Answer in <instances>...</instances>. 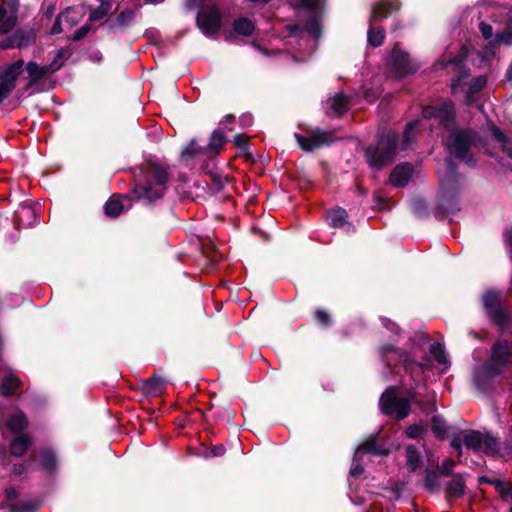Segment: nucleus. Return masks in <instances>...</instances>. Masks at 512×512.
<instances>
[{
    "label": "nucleus",
    "mask_w": 512,
    "mask_h": 512,
    "mask_svg": "<svg viewBox=\"0 0 512 512\" xmlns=\"http://www.w3.org/2000/svg\"><path fill=\"white\" fill-rule=\"evenodd\" d=\"M445 165L447 171L440 180L437 206L433 211L434 217L439 221L461 210L459 195L463 176L458 172V164L452 158H446Z\"/></svg>",
    "instance_id": "nucleus-2"
},
{
    "label": "nucleus",
    "mask_w": 512,
    "mask_h": 512,
    "mask_svg": "<svg viewBox=\"0 0 512 512\" xmlns=\"http://www.w3.org/2000/svg\"><path fill=\"white\" fill-rule=\"evenodd\" d=\"M456 115L455 103L450 99L424 105L421 110L423 119H435L438 126L448 132L457 127Z\"/></svg>",
    "instance_id": "nucleus-6"
},
{
    "label": "nucleus",
    "mask_w": 512,
    "mask_h": 512,
    "mask_svg": "<svg viewBox=\"0 0 512 512\" xmlns=\"http://www.w3.org/2000/svg\"><path fill=\"white\" fill-rule=\"evenodd\" d=\"M38 463L47 474H54L57 471V455L52 448H43L38 454Z\"/></svg>",
    "instance_id": "nucleus-22"
},
{
    "label": "nucleus",
    "mask_w": 512,
    "mask_h": 512,
    "mask_svg": "<svg viewBox=\"0 0 512 512\" xmlns=\"http://www.w3.org/2000/svg\"><path fill=\"white\" fill-rule=\"evenodd\" d=\"M479 30L484 39H486V40L493 39L492 38L493 37V27L490 24L485 23V22H480Z\"/></svg>",
    "instance_id": "nucleus-58"
},
{
    "label": "nucleus",
    "mask_w": 512,
    "mask_h": 512,
    "mask_svg": "<svg viewBox=\"0 0 512 512\" xmlns=\"http://www.w3.org/2000/svg\"><path fill=\"white\" fill-rule=\"evenodd\" d=\"M430 424L431 430L438 440H444L447 437L449 427L442 415H434L431 418Z\"/></svg>",
    "instance_id": "nucleus-31"
},
{
    "label": "nucleus",
    "mask_w": 512,
    "mask_h": 512,
    "mask_svg": "<svg viewBox=\"0 0 512 512\" xmlns=\"http://www.w3.org/2000/svg\"><path fill=\"white\" fill-rule=\"evenodd\" d=\"M380 320H381L382 325L389 331H391L393 333H398L400 331L399 326L391 319H389L387 317H381Z\"/></svg>",
    "instance_id": "nucleus-59"
},
{
    "label": "nucleus",
    "mask_w": 512,
    "mask_h": 512,
    "mask_svg": "<svg viewBox=\"0 0 512 512\" xmlns=\"http://www.w3.org/2000/svg\"><path fill=\"white\" fill-rule=\"evenodd\" d=\"M100 5L96 8H90L89 18L90 22H95L105 18L111 11L112 1L111 0H99Z\"/></svg>",
    "instance_id": "nucleus-35"
},
{
    "label": "nucleus",
    "mask_w": 512,
    "mask_h": 512,
    "mask_svg": "<svg viewBox=\"0 0 512 512\" xmlns=\"http://www.w3.org/2000/svg\"><path fill=\"white\" fill-rule=\"evenodd\" d=\"M413 209L419 216H426L428 214V204L424 199H416L413 202Z\"/></svg>",
    "instance_id": "nucleus-56"
},
{
    "label": "nucleus",
    "mask_w": 512,
    "mask_h": 512,
    "mask_svg": "<svg viewBox=\"0 0 512 512\" xmlns=\"http://www.w3.org/2000/svg\"><path fill=\"white\" fill-rule=\"evenodd\" d=\"M426 398V400L421 399L417 406H419L422 412L425 413L426 415L436 412V393L434 391L428 392Z\"/></svg>",
    "instance_id": "nucleus-43"
},
{
    "label": "nucleus",
    "mask_w": 512,
    "mask_h": 512,
    "mask_svg": "<svg viewBox=\"0 0 512 512\" xmlns=\"http://www.w3.org/2000/svg\"><path fill=\"white\" fill-rule=\"evenodd\" d=\"M468 48L466 45H462L456 55L453 57H450L449 59L445 60L443 62V65L445 67L453 66L454 70H459L461 68H468L466 65H464V62L468 58Z\"/></svg>",
    "instance_id": "nucleus-34"
},
{
    "label": "nucleus",
    "mask_w": 512,
    "mask_h": 512,
    "mask_svg": "<svg viewBox=\"0 0 512 512\" xmlns=\"http://www.w3.org/2000/svg\"><path fill=\"white\" fill-rule=\"evenodd\" d=\"M481 300L489 321L505 331L512 324V310L508 308L501 293L498 290H487Z\"/></svg>",
    "instance_id": "nucleus-5"
},
{
    "label": "nucleus",
    "mask_w": 512,
    "mask_h": 512,
    "mask_svg": "<svg viewBox=\"0 0 512 512\" xmlns=\"http://www.w3.org/2000/svg\"><path fill=\"white\" fill-rule=\"evenodd\" d=\"M294 137L299 147L305 152H312L313 150L329 145L334 141L333 133L320 129H316L309 137L299 133H295Z\"/></svg>",
    "instance_id": "nucleus-10"
},
{
    "label": "nucleus",
    "mask_w": 512,
    "mask_h": 512,
    "mask_svg": "<svg viewBox=\"0 0 512 512\" xmlns=\"http://www.w3.org/2000/svg\"><path fill=\"white\" fill-rule=\"evenodd\" d=\"M304 30L315 38H319L322 33V26L315 17H310L305 23Z\"/></svg>",
    "instance_id": "nucleus-49"
},
{
    "label": "nucleus",
    "mask_w": 512,
    "mask_h": 512,
    "mask_svg": "<svg viewBox=\"0 0 512 512\" xmlns=\"http://www.w3.org/2000/svg\"><path fill=\"white\" fill-rule=\"evenodd\" d=\"M327 221L329 226L333 228H343L348 226V228H353L352 224L348 221V213L342 207H337L327 212Z\"/></svg>",
    "instance_id": "nucleus-25"
},
{
    "label": "nucleus",
    "mask_w": 512,
    "mask_h": 512,
    "mask_svg": "<svg viewBox=\"0 0 512 512\" xmlns=\"http://www.w3.org/2000/svg\"><path fill=\"white\" fill-rule=\"evenodd\" d=\"M136 13L131 8H125L121 13L113 20H106L104 24L108 27V32H116L118 30H124L128 28L134 21Z\"/></svg>",
    "instance_id": "nucleus-18"
},
{
    "label": "nucleus",
    "mask_w": 512,
    "mask_h": 512,
    "mask_svg": "<svg viewBox=\"0 0 512 512\" xmlns=\"http://www.w3.org/2000/svg\"><path fill=\"white\" fill-rule=\"evenodd\" d=\"M418 392L414 389V388H410L408 391H407V396L404 397L405 399H408V401H410V406L412 404H418L419 401L421 400L419 397H418Z\"/></svg>",
    "instance_id": "nucleus-63"
},
{
    "label": "nucleus",
    "mask_w": 512,
    "mask_h": 512,
    "mask_svg": "<svg viewBox=\"0 0 512 512\" xmlns=\"http://www.w3.org/2000/svg\"><path fill=\"white\" fill-rule=\"evenodd\" d=\"M494 488L502 501L508 502L512 500V483L510 481L498 479Z\"/></svg>",
    "instance_id": "nucleus-42"
},
{
    "label": "nucleus",
    "mask_w": 512,
    "mask_h": 512,
    "mask_svg": "<svg viewBox=\"0 0 512 512\" xmlns=\"http://www.w3.org/2000/svg\"><path fill=\"white\" fill-rule=\"evenodd\" d=\"M456 71L458 74L456 77H454L451 80V85H450L452 94L458 93L459 88H461L462 86H464L466 84V82H465L466 79H468L471 75L470 68H461Z\"/></svg>",
    "instance_id": "nucleus-40"
},
{
    "label": "nucleus",
    "mask_w": 512,
    "mask_h": 512,
    "mask_svg": "<svg viewBox=\"0 0 512 512\" xmlns=\"http://www.w3.org/2000/svg\"><path fill=\"white\" fill-rule=\"evenodd\" d=\"M399 138L395 132H381L376 135V142L364 150V157L373 170L380 171L395 159Z\"/></svg>",
    "instance_id": "nucleus-3"
},
{
    "label": "nucleus",
    "mask_w": 512,
    "mask_h": 512,
    "mask_svg": "<svg viewBox=\"0 0 512 512\" xmlns=\"http://www.w3.org/2000/svg\"><path fill=\"white\" fill-rule=\"evenodd\" d=\"M414 173L413 165L409 162H403L396 165L390 175L389 182L396 188L405 187L411 180Z\"/></svg>",
    "instance_id": "nucleus-12"
},
{
    "label": "nucleus",
    "mask_w": 512,
    "mask_h": 512,
    "mask_svg": "<svg viewBox=\"0 0 512 512\" xmlns=\"http://www.w3.org/2000/svg\"><path fill=\"white\" fill-rule=\"evenodd\" d=\"M512 45V31L508 30V28L504 27L501 31L496 32L493 39L489 41L486 46V52L492 55L495 54V50L500 46V44Z\"/></svg>",
    "instance_id": "nucleus-26"
},
{
    "label": "nucleus",
    "mask_w": 512,
    "mask_h": 512,
    "mask_svg": "<svg viewBox=\"0 0 512 512\" xmlns=\"http://www.w3.org/2000/svg\"><path fill=\"white\" fill-rule=\"evenodd\" d=\"M314 320L319 326L323 328H328L333 324L331 315L326 310L321 308H317L314 311Z\"/></svg>",
    "instance_id": "nucleus-46"
},
{
    "label": "nucleus",
    "mask_w": 512,
    "mask_h": 512,
    "mask_svg": "<svg viewBox=\"0 0 512 512\" xmlns=\"http://www.w3.org/2000/svg\"><path fill=\"white\" fill-rule=\"evenodd\" d=\"M24 45L25 39L22 35V32L17 31L13 35L8 36L6 39H4L1 42L0 47L3 49H9L15 47L21 48Z\"/></svg>",
    "instance_id": "nucleus-44"
},
{
    "label": "nucleus",
    "mask_w": 512,
    "mask_h": 512,
    "mask_svg": "<svg viewBox=\"0 0 512 512\" xmlns=\"http://www.w3.org/2000/svg\"><path fill=\"white\" fill-rule=\"evenodd\" d=\"M456 462L451 458H446L442 461L441 465H437V469L443 477H453L459 475L454 471Z\"/></svg>",
    "instance_id": "nucleus-47"
},
{
    "label": "nucleus",
    "mask_w": 512,
    "mask_h": 512,
    "mask_svg": "<svg viewBox=\"0 0 512 512\" xmlns=\"http://www.w3.org/2000/svg\"><path fill=\"white\" fill-rule=\"evenodd\" d=\"M428 430L427 425L421 424H411L407 427L405 434L410 439H419L422 435H424Z\"/></svg>",
    "instance_id": "nucleus-48"
},
{
    "label": "nucleus",
    "mask_w": 512,
    "mask_h": 512,
    "mask_svg": "<svg viewBox=\"0 0 512 512\" xmlns=\"http://www.w3.org/2000/svg\"><path fill=\"white\" fill-rule=\"evenodd\" d=\"M488 78L485 75H480L477 77H474L468 87V90H470V94H478L481 92L485 86L487 85Z\"/></svg>",
    "instance_id": "nucleus-50"
},
{
    "label": "nucleus",
    "mask_w": 512,
    "mask_h": 512,
    "mask_svg": "<svg viewBox=\"0 0 512 512\" xmlns=\"http://www.w3.org/2000/svg\"><path fill=\"white\" fill-rule=\"evenodd\" d=\"M250 138L243 133H238L233 138L234 145L240 149V151L247 150L250 148Z\"/></svg>",
    "instance_id": "nucleus-53"
},
{
    "label": "nucleus",
    "mask_w": 512,
    "mask_h": 512,
    "mask_svg": "<svg viewBox=\"0 0 512 512\" xmlns=\"http://www.w3.org/2000/svg\"><path fill=\"white\" fill-rule=\"evenodd\" d=\"M442 474L438 471V469H432L427 467L424 470V478H423V488L429 494H437L440 492L442 485L439 482V479L442 478Z\"/></svg>",
    "instance_id": "nucleus-20"
},
{
    "label": "nucleus",
    "mask_w": 512,
    "mask_h": 512,
    "mask_svg": "<svg viewBox=\"0 0 512 512\" xmlns=\"http://www.w3.org/2000/svg\"><path fill=\"white\" fill-rule=\"evenodd\" d=\"M41 504L37 501H25L10 505V512H38Z\"/></svg>",
    "instance_id": "nucleus-45"
},
{
    "label": "nucleus",
    "mask_w": 512,
    "mask_h": 512,
    "mask_svg": "<svg viewBox=\"0 0 512 512\" xmlns=\"http://www.w3.org/2000/svg\"><path fill=\"white\" fill-rule=\"evenodd\" d=\"M24 61L19 59L14 63L8 65L1 73H0V84H5L9 87V92H13L16 87V81L19 75L23 71Z\"/></svg>",
    "instance_id": "nucleus-16"
},
{
    "label": "nucleus",
    "mask_w": 512,
    "mask_h": 512,
    "mask_svg": "<svg viewBox=\"0 0 512 512\" xmlns=\"http://www.w3.org/2000/svg\"><path fill=\"white\" fill-rule=\"evenodd\" d=\"M210 450V455L212 458L223 456L226 452V448L223 444L213 445L211 446Z\"/></svg>",
    "instance_id": "nucleus-62"
},
{
    "label": "nucleus",
    "mask_w": 512,
    "mask_h": 512,
    "mask_svg": "<svg viewBox=\"0 0 512 512\" xmlns=\"http://www.w3.org/2000/svg\"><path fill=\"white\" fill-rule=\"evenodd\" d=\"M486 377L487 376L485 375V373L482 372V370H479L475 373L474 382L478 390L484 391L487 388L491 379Z\"/></svg>",
    "instance_id": "nucleus-54"
},
{
    "label": "nucleus",
    "mask_w": 512,
    "mask_h": 512,
    "mask_svg": "<svg viewBox=\"0 0 512 512\" xmlns=\"http://www.w3.org/2000/svg\"><path fill=\"white\" fill-rule=\"evenodd\" d=\"M350 97L343 92L337 93L330 99V109L337 117H342L350 107Z\"/></svg>",
    "instance_id": "nucleus-28"
},
{
    "label": "nucleus",
    "mask_w": 512,
    "mask_h": 512,
    "mask_svg": "<svg viewBox=\"0 0 512 512\" xmlns=\"http://www.w3.org/2000/svg\"><path fill=\"white\" fill-rule=\"evenodd\" d=\"M170 179V166L155 160H146L134 174V185L130 193L134 201L152 206L163 198Z\"/></svg>",
    "instance_id": "nucleus-1"
},
{
    "label": "nucleus",
    "mask_w": 512,
    "mask_h": 512,
    "mask_svg": "<svg viewBox=\"0 0 512 512\" xmlns=\"http://www.w3.org/2000/svg\"><path fill=\"white\" fill-rule=\"evenodd\" d=\"M429 351L438 363H440V364L447 363L445 349L440 343H433L430 346Z\"/></svg>",
    "instance_id": "nucleus-52"
},
{
    "label": "nucleus",
    "mask_w": 512,
    "mask_h": 512,
    "mask_svg": "<svg viewBox=\"0 0 512 512\" xmlns=\"http://www.w3.org/2000/svg\"><path fill=\"white\" fill-rule=\"evenodd\" d=\"M451 447L457 451L458 456L460 457L462 455V441L459 435H455L451 442Z\"/></svg>",
    "instance_id": "nucleus-64"
},
{
    "label": "nucleus",
    "mask_w": 512,
    "mask_h": 512,
    "mask_svg": "<svg viewBox=\"0 0 512 512\" xmlns=\"http://www.w3.org/2000/svg\"><path fill=\"white\" fill-rule=\"evenodd\" d=\"M60 60L61 59L57 58V55H55V57L53 58V60L51 61L50 64L44 65L45 67L48 68L49 74H52V73L60 70L63 67L64 63L60 62Z\"/></svg>",
    "instance_id": "nucleus-60"
},
{
    "label": "nucleus",
    "mask_w": 512,
    "mask_h": 512,
    "mask_svg": "<svg viewBox=\"0 0 512 512\" xmlns=\"http://www.w3.org/2000/svg\"><path fill=\"white\" fill-rule=\"evenodd\" d=\"M401 7L399 0H381L373 7L372 14L369 18V24L388 18L392 12L398 11Z\"/></svg>",
    "instance_id": "nucleus-15"
},
{
    "label": "nucleus",
    "mask_w": 512,
    "mask_h": 512,
    "mask_svg": "<svg viewBox=\"0 0 512 512\" xmlns=\"http://www.w3.org/2000/svg\"><path fill=\"white\" fill-rule=\"evenodd\" d=\"M418 124V121H410L407 123L402 136L401 147L403 150L410 148L411 144L415 141V132Z\"/></svg>",
    "instance_id": "nucleus-38"
},
{
    "label": "nucleus",
    "mask_w": 512,
    "mask_h": 512,
    "mask_svg": "<svg viewBox=\"0 0 512 512\" xmlns=\"http://www.w3.org/2000/svg\"><path fill=\"white\" fill-rule=\"evenodd\" d=\"M198 154L207 155L205 147L198 145L195 139H191L187 146L181 151V159L187 161Z\"/></svg>",
    "instance_id": "nucleus-37"
},
{
    "label": "nucleus",
    "mask_w": 512,
    "mask_h": 512,
    "mask_svg": "<svg viewBox=\"0 0 512 512\" xmlns=\"http://www.w3.org/2000/svg\"><path fill=\"white\" fill-rule=\"evenodd\" d=\"M232 29L238 35L250 37L254 34L256 27L249 18L239 17L233 21Z\"/></svg>",
    "instance_id": "nucleus-29"
},
{
    "label": "nucleus",
    "mask_w": 512,
    "mask_h": 512,
    "mask_svg": "<svg viewBox=\"0 0 512 512\" xmlns=\"http://www.w3.org/2000/svg\"><path fill=\"white\" fill-rule=\"evenodd\" d=\"M484 433L478 430L468 431L463 438V443L467 449L479 451L482 449Z\"/></svg>",
    "instance_id": "nucleus-33"
},
{
    "label": "nucleus",
    "mask_w": 512,
    "mask_h": 512,
    "mask_svg": "<svg viewBox=\"0 0 512 512\" xmlns=\"http://www.w3.org/2000/svg\"><path fill=\"white\" fill-rule=\"evenodd\" d=\"M476 133L469 128L453 129L446 137V149L451 156L470 168L477 166L472 147L475 145Z\"/></svg>",
    "instance_id": "nucleus-4"
},
{
    "label": "nucleus",
    "mask_w": 512,
    "mask_h": 512,
    "mask_svg": "<svg viewBox=\"0 0 512 512\" xmlns=\"http://www.w3.org/2000/svg\"><path fill=\"white\" fill-rule=\"evenodd\" d=\"M357 452L387 456L389 449L383 448L374 438L368 439L357 447Z\"/></svg>",
    "instance_id": "nucleus-32"
},
{
    "label": "nucleus",
    "mask_w": 512,
    "mask_h": 512,
    "mask_svg": "<svg viewBox=\"0 0 512 512\" xmlns=\"http://www.w3.org/2000/svg\"><path fill=\"white\" fill-rule=\"evenodd\" d=\"M28 425V419L21 410L11 414L7 419V427L15 435L25 434L24 431L28 428Z\"/></svg>",
    "instance_id": "nucleus-24"
},
{
    "label": "nucleus",
    "mask_w": 512,
    "mask_h": 512,
    "mask_svg": "<svg viewBox=\"0 0 512 512\" xmlns=\"http://www.w3.org/2000/svg\"><path fill=\"white\" fill-rule=\"evenodd\" d=\"M500 442L490 432H485L483 436V452L488 456H495L500 451Z\"/></svg>",
    "instance_id": "nucleus-36"
},
{
    "label": "nucleus",
    "mask_w": 512,
    "mask_h": 512,
    "mask_svg": "<svg viewBox=\"0 0 512 512\" xmlns=\"http://www.w3.org/2000/svg\"><path fill=\"white\" fill-rule=\"evenodd\" d=\"M391 68L394 77L402 79L416 73L419 66L412 62L407 52L394 47L391 53Z\"/></svg>",
    "instance_id": "nucleus-9"
},
{
    "label": "nucleus",
    "mask_w": 512,
    "mask_h": 512,
    "mask_svg": "<svg viewBox=\"0 0 512 512\" xmlns=\"http://www.w3.org/2000/svg\"><path fill=\"white\" fill-rule=\"evenodd\" d=\"M34 439L30 434L15 435L9 442V452L12 456L20 458L33 446Z\"/></svg>",
    "instance_id": "nucleus-17"
},
{
    "label": "nucleus",
    "mask_w": 512,
    "mask_h": 512,
    "mask_svg": "<svg viewBox=\"0 0 512 512\" xmlns=\"http://www.w3.org/2000/svg\"><path fill=\"white\" fill-rule=\"evenodd\" d=\"M501 368L498 364L494 363L492 360H488L486 361L482 368L480 370H482L483 373H485V375L487 376L486 378H490L491 380L498 376L500 373H501Z\"/></svg>",
    "instance_id": "nucleus-51"
},
{
    "label": "nucleus",
    "mask_w": 512,
    "mask_h": 512,
    "mask_svg": "<svg viewBox=\"0 0 512 512\" xmlns=\"http://www.w3.org/2000/svg\"><path fill=\"white\" fill-rule=\"evenodd\" d=\"M379 408L383 415L396 421L407 418L411 413L410 401L397 396L396 387H388L380 396Z\"/></svg>",
    "instance_id": "nucleus-7"
},
{
    "label": "nucleus",
    "mask_w": 512,
    "mask_h": 512,
    "mask_svg": "<svg viewBox=\"0 0 512 512\" xmlns=\"http://www.w3.org/2000/svg\"><path fill=\"white\" fill-rule=\"evenodd\" d=\"M512 357V348L506 339L497 340L492 348L490 360L498 364L500 367H506L510 363Z\"/></svg>",
    "instance_id": "nucleus-13"
},
{
    "label": "nucleus",
    "mask_w": 512,
    "mask_h": 512,
    "mask_svg": "<svg viewBox=\"0 0 512 512\" xmlns=\"http://www.w3.org/2000/svg\"><path fill=\"white\" fill-rule=\"evenodd\" d=\"M28 78L38 84L42 79L49 75V70L44 65L41 66L34 61H29L25 66Z\"/></svg>",
    "instance_id": "nucleus-30"
},
{
    "label": "nucleus",
    "mask_w": 512,
    "mask_h": 512,
    "mask_svg": "<svg viewBox=\"0 0 512 512\" xmlns=\"http://www.w3.org/2000/svg\"><path fill=\"white\" fill-rule=\"evenodd\" d=\"M61 16H62V13L58 14L57 17L55 18V21L50 29V34L52 35H56V34H60L62 32V23H61Z\"/></svg>",
    "instance_id": "nucleus-61"
},
{
    "label": "nucleus",
    "mask_w": 512,
    "mask_h": 512,
    "mask_svg": "<svg viewBox=\"0 0 512 512\" xmlns=\"http://www.w3.org/2000/svg\"><path fill=\"white\" fill-rule=\"evenodd\" d=\"M385 30L383 27H370L367 33L368 44L374 48L383 44Z\"/></svg>",
    "instance_id": "nucleus-39"
},
{
    "label": "nucleus",
    "mask_w": 512,
    "mask_h": 512,
    "mask_svg": "<svg viewBox=\"0 0 512 512\" xmlns=\"http://www.w3.org/2000/svg\"><path fill=\"white\" fill-rule=\"evenodd\" d=\"M23 386L22 380L13 373L3 376L0 384V394L4 397L14 396Z\"/></svg>",
    "instance_id": "nucleus-21"
},
{
    "label": "nucleus",
    "mask_w": 512,
    "mask_h": 512,
    "mask_svg": "<svg viewBox=\"0 0 512 512\" xmlns=\"http://www.w3.org/2000/svg\"><path fill=\"white\" fill-rule=\"evenodd\" d=\"M91 30V26L88 25V24H85L83 26H81L80 28H78L72 36L68 37V39L74 41V42H78L80 40H82Z\"/></svg>",
    "instance_id": "nucleus-55"
},
{
    "label": "nucleus",
    "mask_w": 512,
    "mask_h": 512,
    "mask_svg": "<svg viewBox=\"0 0 512 512\" xmlns=\"http://www.w3.org/2000/svg\"><path fill=\"white\" fill-rule=\"evenodd\" d=\"M401 364L406 373L410 374L412 377L415 375H419L422 373V366L419 362L411 358L409 355L405 354L401 357Z\"/></svg>",
    "instance_id": "nucleus-41"
},
{
    "label": "nucleus",
    "mask_w": 512,
    "mask_h": 512,
    "mask_svg": "<svg viewBox=\"0 0 512 512\" xmlns=\"http://www.w3.org/2000/svg\"><path fill=\"white\" fill-rule=\"evenodd\" d=\"M197 28L206 37L217 34L222 28V13L215 4L203 5L196 14Z\"/></svg>",
    "instance_id": "nucleus-8"
},
{
    "label": "nucleus",
    "mask_w": 512,
    "mask_h": 512,
    "mask_svg": "<svg viewBox=\"0 0 512 512\" xmlns=\"http://www.w3.org/2000/svg\"><path fill=\"white\" fill-rule=\"evenodd\" d=\"M465 474L455 475L450 477L451 479L446 482L444 488L445 500L451 506V504L464 497L466 494V480Z\"/></svg>",
    "instance_id": "nucleus-11"
},
{
    "label": "nucleus",
    "mask_w": 512,
    "mask_h": 512,
    "mask_svg": "<svg viewBox=\"0 0 512 512\" xmlns=\"http://www.w3.org/2000/svg\"><path fill=\"white\" fill-rule=\"evenodd\" d=\"M227 141L228 139L223 131L219 129L214 130L209 137L207 146H204L207 155L210 157L219 155Z\"/></svg>",
    "instance_id": "nucleus-23"
},
{
    "label": "nucleus",
    "mask_w": 512,
    "mask_h": 512,
    "mask_svg": "<svg viewBox=\"0 0 512 512\" xmlns=\"http://www.w3.org/2000/svg\"><path fill=\"white\" fill-rule=\"evenodd\" d=\"M130 194H113L104 204V214L109 218H117L124 209L123 200H130Z\"/></svg>",
    "instance_id": "nucleus-19"
},
{
    "label": "nucleus",
    "mask_w": 512,
    "mask_h": 512,
    "mask_svg": "<svg viewBox=\"0 0 512 512\" xmlns=\"http://www.w3.org/2000/svg\"><path fill=\"white\" fill-rule=\"evenodd\" d=\"M491 132L494 139L501 143L502 146L509 142V137L499 127L493 126Z\"/></svg>",
    "instance_id": "nucleus-57"
},
{
    "label": "nucleus",
    "mask_w": 512,
    "mask_h": 512,
    "mask_svg": "<svg viewBox=\"0 0 512 512\" xmlns=\"http://www.w3.org/2000/svg\"><path fill=\"white\" fill-rule=\"evenodd\" d=\"M406 466L410 472H416L423 465V457L415 445L405 448Z\"/></svg>",
    "instance_id": "nucleus-27"
},
{
    "label": "nucleus",
    "mask_w": 512,
    "mask_h": 512,
    "mask_svg": "<svg viewBox=\"0 0 512 512\" xmlns=\"http://www.w3.org/2000/svg\"><path fill=\"white\" fill-rule=\"evenodd\" d=\"M167 384L168 380L154 372L151 377L140 381V390L147 396H158L165 391Z\"/></svg>",
    "instance_id": "nucleus-14"
}]
</instances>
